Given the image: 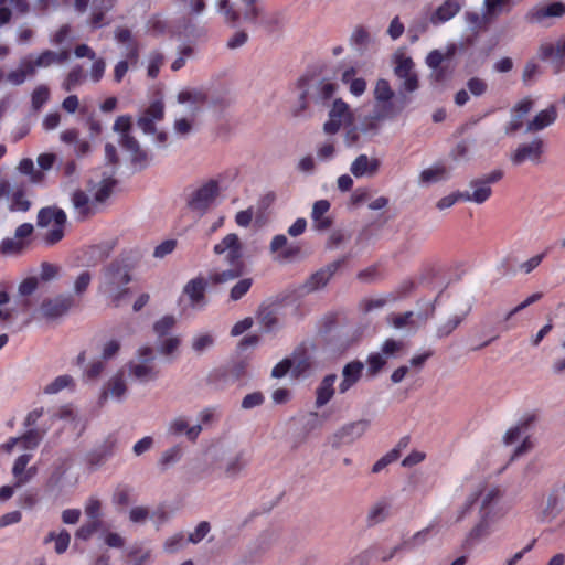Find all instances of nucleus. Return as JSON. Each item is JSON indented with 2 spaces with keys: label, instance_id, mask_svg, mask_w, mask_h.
I'll use <instances>...</instances> for the list:
<instances>
[{
  "label": "nucleus",
  "instance_id": "obj_54",
  "mask_svg": "<svg viewBox=\"0 0 565 565\" xmlns=\"http://www.w3.org/2000/svg\"><path fill=\"white\" fill-rule=\"evenodd\" d=\"M218 10L224 14L227 23L235 25L238 22L239 13L232 7L228 0H220Z\"/></svg>",
  "mask_w": 565,
  "mask_h": 565
},
{
  "label": "nucleus",
  "instance_id": "obj_29",
  "mask_svg": "<svg viewBox=\"0 0 565 565\" xmlns=\"http://www.w3.org/2000/svg\"><path fill=\"white\" fill-rule=\"evenodd\" d=\"M66 214L63 210L56 207H43L38 213V226L45 227L52 222L56 225H65Z\"/></svg>",
  "mask_w": 565,
  "mask_h": 565
},
{
  "label": "nucleus",
  "instance_id": "obj_48",
  "mask_svg": "<svg viewBox=\"0 0 565 565\" xmlns=\"http://www.w3.org/2000/svg\"><path fill=\"white\" fill-rule=\"evenodd\" d=\"M247 460L244 457L243 452L237 454L233 459H231L225 467V475L227 477L237 476L246 466Z\"/></svg>",
  "mask_w": 565,
  "mask_h": 565
},
{
  "label": "nucleus",
  "instance_id": "obj_50",
  "mask_svg": "<svg viewBox=\"0 0 565 565\" xmlns=\"http://www.w3.org/2000/svg\"><path fill=\"white\" fill-rule=\"evenodd\" d=\"M102 526V520H90L89 522L83 524L77 531H76V537L87 541L93 536L94 533H96L99 527Z\"/></svg>",
  "mask_w": 565,
  "mask_h": 565
},
{
  "label": "nucleus",
  "instance_id": "obj_21",
  "mask_svg": "<svg viewBox=\"0 0 565 565\" xmlns=\"http://www.w3.org/2000/svg\"><path fill=\"white\" fill-rule=\"evenodd\" d=\"M207 287V280L202 277L198 276L184 286L183 292L190 299V305L195 308H202L205 306V291Z\"/></svg>",
  "mask_w": 565,
  "mask_h": 565
},
{
  "label": "nucleus",
  "instance_id": "obj_43",
  "mask_svg": "<svg viewBox=\"0 0 565 565\" xmlns=\"http://www.w3.org/2000/svg\"><path fill=\"white\" fill-rule=\"evenodd\" d=\"M207 99V96L204 92L193 89V90H182L178 94V102L180 104L193 103V104H203Z\"/></svg>",
  "mask_w": 565,
  "mask_h": 565
},
{
  "label": "nucleus",
  "instance_id": "obj_49",
  "mask_svg": "<svg viewBox=\"0 0 565 565\" xmlns=\"http://www.w3.org/2000/svg\"><path fill=\"white\" fill-rule=\"evenodd\" d=\"M548 250H544L537 255L532 256L527 260L521 263L519 265V270L525 275L531 274L534 269H536L541 263L544 260V258L547 256Z\"/></svg>",
  "mask_w": 565,
  "mask_h": 565
},
{
  "label": "nucleus",
  "instance_id": "obj_57",
  "mask_svg": "<svg viewBox=\"0 0 565 565\" xmlns=\"http://www.w3.org/2000/svg\"><path fill=\"white\" fill-rule=\"evenodd\" d=\"M174 324L175 319L173 316H164L154 323L153 330L159 337H164L170 332Z\"/></svg>",
  "mask_w": 565,
  "mask_h": 565
},
{
  "label": "nucleus",
  "instance_id": "obj_13",
  "mask_svg": "<svg viewBox=\"0 0 565 565\" xmlns=\"http://www.w3.org/2000/svg\"><path fill=\"white\" fill-rule=\"evenodd\" d=\"M119 143L130 153V162L136 169L142 170L149 166L151 160L149 152L140 147L134 136H120Z\"/></svg>",
  "mask_w": 565,
  "mask_h": 565
},
{
  "label": "nucleus",
  "instance_id": "obj_63",
  "mask_svg": "<svg viewBox=\"0 0 565 565\" xmlns=\"http://www.w3.org/2000/svg\"><path fill=\"white\" fill-rule=\"evenodd\" d=\"M181 455H182V449L179 446H173L162 454V456L160 458V465L162 467H167L173 462H177L180 460Z\"/></svg>",
  "mask_w": 565,
  "mask_h": 565
},
{
  "label": "nucleus",
  "instance_id": "obj_2",
  "mask_svg": "<svg viewBox=\"0 0 565 565\" xmlns=\"http://www.w3.org/2000/svg\"><path fill=\"white\" fill-rule=\"evenodd\" d=\"M213 252L216 255L227 253L225 259L231 266V268L223 270L221 273L211 274L210 280L212 281V284H224L236 278H239L243 275V246L238 236L235 233L227 234L218 244L214 246Z\"/></svg>",
  "mask_w": 565,
  "mask_h": 565
},
{
  "label": "nucleus",
  "instance_id": "obj_25",
  "mask_svg": "<svg viewBox=\"0 0 565 565\" xmlns=\"http://www.w3.org/2000/svg\"><path fill=\"white\" fill-rule=\"evenodd\" d=\"M380 160L369 158L366 154H360L355 158L350 167L351 173L356 178L364 175H373L379 171Z\"/></svg>",
  "mask_w": 565,
  "mask_h": 565
},
{
  "label": "nucleus",
  "instance_id": "obj_17",
  "mask_svg": "<svg viewBox=\"0 0 565 565\" xmlns=\"http://www.w3.org/2000/svg\"><path fill=\"white\" fill-rule=\"evenodd\" d=\"M344 262L345 258L334 260L313 273L306 282L307 290L313 291L324 287Z\"/></svg>",
  "mask_w": 565,
  "mask_h": 565
},
{
  "label": "nucleus",
  "instance_id": "obj_44",
  "mask_svg": "<svg viewBox=\"0 0 565 565\" xmlns=\"http://www.w3.org/2000/svg\"><path fill=\"white\" fill-rule=\"evenodd\" d=\"M52 540L55 541V552L57 554H62L67 550L71 536L66 530H62L57 535H55L54 532H51L45 541L49 542Z\"/></svg>",
  "mask_w": 565,
  "mask_h": 565
},
{
  "label": "nucleus",
  "instance_id": "obj_16",
  "mask_svg": "<svg viewBox=\"0 0 565 565\" xmlns=\"http://www.w3.org/2000/svg\"><path fill=\"white\" fill-rule=\"evenodd\" d=\"M74 306V298L68 295H60L52 299L43 300L41 310L47 319H55L65 315Z\"/></svg>",
  "mask_w": 565,
  "mask_h": 565
},
{
  "label": "nucleus",
  "instance_id": "obj_8",
  "mask_svg": "<svg viewBox=\"0 0 565 565\" xmlns=\"http://www.w3.org/2000/svg\"><path fill=\"white\" fill-rule=\"evenodd\" d=\"M352 119L349 105L341 98H337L329 110V119L324 122L323 130L326 134L334 135L342 126L350 125Z\"/></svg>",
  "mask_w": 565,
  "mask_h": 565
},
{
  "label": "nucleus",
  "instance_id": "obj_23",
  "mask_svg": "<svg viewBox=\"0 0 565 565\" xmlns=\"http://www.w3.org/2000/svg\"><path fill=\"white\" fill-rule=\"evenodd\" d=\"M557 119V109L555 105L539 111L526 125V132H537L553 125Z\"/></svg>",
  "mask_w": 565,
  "mask_h": 565
},
{
  "label": "nucleus",
  "instance_id": "obj_24",
  "mask_svg": "<svg viewBox=\"0 0 565 565\" xmlns=\"http://www.w3.org/2000/svg\"><path fill=\"white\" fill-rule=\"evenodd\" d=\"M337 381V374H327L319 383L316 390V402L317 408H321L327 405L334 396V383Z\"/></svg>",
  "mask_w": 565,
  "mask_h": 565
},
{
  "label": "nucleus",
  "instance_id": "obj_55",
  "mask_svg": "<svg viewBox=\"0 0 565 565\" xmlns=\"http://www.w3.org/2000/svg\"><path fill=\"white\" fill-rule=\"evenodd\" d=\"M164 62V57L159 52H152L149 57L148 76L152 79L157 78L160 72V67Z\"/></svg>",
  "mask_w": 565,
  "mask_h": 565
},
{
  "label": "nucleus",
  "instance_id": "obj_61",
  "mask_svg": "<svg viewBox=\"0 0 565 565\" xmlns=\"http://www.w3.org/2000/svg\"><path fill=\"white\" fill-rule=\"evenodd\" d=\"M467 88L473 96L479 97L487 92L488 84L484 79L480 77H471L467 82Z\"/></svg>",
  "mask_w": 565,
  "mask_h": 565
},
{
  "label": "nucleus",
  "instance_id": "obj_20",
  "mask_svg": "<svg viewBox=\"0 0 565 565\" xmlns=\"http://www.w3.org/2000/svg\"><path fill=\"white\" fill-rule=\"evenodd\" d=\"M462 0H445L430 14L429 21L433 25H440L455 18L462 9Z\"/></svg>",
  "mask_w": 565,
  "mask_h": 565
},
{
  "label": "nucleus",
  "instance_id": "obj_40",
  "mask_svg": "<svg viewBox=\"0 0 565 565\" xmlns=\"http://www.w3.org/2000/svg\"><path fill=\"white\" fill-rule=\"evenodd\" d=\"M447 169L443 164H438L420 172L419 179L423 183H431L441 180L446 177Z\"/></svg>",
  "mask_w": 565,
  "mask_h": 565
},
{
  "label": "nucleus",
  "instance_id": "obj_14",
  "mask_svg": "<svg viewBox=\"0 0 565 565\" xmlns=\"http://www.w3.org/2000/svg\"><path fill=\"white\" fill-rule=\"evenodd\" d=\"M534 102L525 97L518 102L511 109V120L505 125L504 132L508 136L514 135L524 125L525 116L532 110Z\"/></svg>",
  "mask_w": 565,
  "mask_h": 565
},
{
  "label": "nucleus",
  "instance_id": "obj_15",
  "mask_svg": "<svg viewBox=\"0 0 565 565\" xmlns=\"http://www.w3.org/2000/svg\"><path fill=\"white\" fill-rule=\"evenodd\" d=\"M565 14V4L563 2H552L546 6H535L529 10L525 20L529 23H543L548 18H561Z\"/></svg>",
  "mask_w": 565,
  "mask_h": 565
},
{
  "label": "nucleus",
  "instance_id": "obj_35",
  "mask_svg": "<svg viewBox=\"0 0 565 565\" xmlns=\"http://www.w3.org/2000/svg\"><path fill=\"white\" fill-rule=\"evenodd\" d=\"M86 78L84 68L81 65L74 66L63 82V88L66 92H72L81 85Z\"/></svg>",
  "mask_w": 565,
  "mask_h": 565
},
{
  "label": "nucleus",
  "instance_id": "obj_62",
  "mask_svg": "<svg viewBox=\"0 0 565 565\" xmlns=\"http://www.w3.org/2000/svg\"><path fill=\"white\" fill-rule=\"evenodd\" d=\"M244 8V19L255 23L260 15V9L256 6L257 0H242Z\"/></svg>",
  "mask_w": 565,
  "mask_h": 565
},
{
  "label": "nucleus",
  "instance_id": "obj_4",
  "mask_svg": "<svg viewBox=\"0 0 565 565\" xmlns=\"http://www.w3.org/2000/svg\"><path fill=\"white\" fill-rule=\"evenodd\" d=\"M104 275L105 289L111 295V303L114 307H119L122 299L129 294V288L126 287L131 280L129 268L115 260L106 267Z\"/></svg>",
  "mask_w": 565,
  "mask_h": 565
},
{
  "label": "nucleus",
  "instance_id": "obj_22",
  "mask_svg": "<svg viewBox=\"0 0 565 565\" xmlns=\"http://www.w3.org/2000/svg\"><path fill=\"white\" fill-rule=\"evenodd\" d=\"M29 195L30 191L24 182L15 184L9 198V211L13 213L28 212L32 206Z\"/></svg>",
  "mask_w": 565,
  "mask_h": 565
},
{
  "label": "nucleus",
  "instance_id": "obj_3",
  "mask_svg": "<svg viewBox=\"0 0 565 565\" xmlns=\"http://www.w3.org/2000/svg\"><path fill=\"white\" fill-rule=\"evenodd\" d=\"M374 99L377 103L375 120L393 119L397 117L411 103L412 98L398 92L395 100L394 90L385 78H380L375 83Z\"/></svg>",
  "mask_w": 565,
  "mask_h": 565
},
{
  "label": "nucleus",
  "instance_id": "obj_19",
  "mask_svg": "<svg viewBox=\"0 0 565 565\" xmlns=\"http://www.w3.org/2000/svg\"><path fill=\"white\" fill-rule=\"evenodd\" d=\"M495 521V519L479 516V521L477 522V524L467 534L462 543V548L469 550L478 542L489 536L492 532V524Z\"/></svg>",
  "mask_w": 565,
  "mask_h": 565
},
{
  "label": "nucleus",
  "instance_id": "obj_36",
  "mask_svg": "<svg viewBox=\"0 0 565 565\" xmlns=\"http://www.w3.org/2000/svg\"><path fill=\"white\" fill-rule=\"evenodd\" d=\"M45 433V429L40 430L38 428H31L26 430L19 439L22 443L23 448L32 450L40 445Z\"/></svg>",
  "mask_w": 565,
  "mask_h": 565
},
{
  "label": "nucleus",
  "instance_id": "obj_1",
  "mask_svg": "<svg viewBox=\"0 0 565 565\" xmlns=\"http://www.w3.org/2000/svg\"><path fill=\"white\" fill-rule=\"evenodd\" d=\"M297 87L299 89V97L298 105L292 109L295 117L306 113L310 105L328 106L338 89V85L330 81L308 75L301 76L298 79Z\"/></svg>",
  "mask_w": 565,
  "mask_h": 565
},
{
  "label": "nucleus",
  "instance_id": "obj_26",
  "mask_svg": "<svg viewBox=\"0 0 565 565\" xmlns=\"http://www.w3.org/2000/svg\"><path fill=\"white\" fill-rule=\"evenodd\" d=\"M38 67L39 66L35 65V58H23L20 62L19 67L14 71H11L8 74L7 78L13 85H21L28 77H32L33 75H35Z\"/></svg>",
  "mask_w": 565,
  "mask_h": 565
},
{
  "label": "nucleus",
  "instance_id": "obj_6",
  "mask_svg": "<svg viewBox=\"0 0 565 565\" xmlns=\"http://www.w3.org/2000/svg\"><path fill=\"white\" fill-rule=\"evenodd\" d=\"M394 75L398 79L403 81L398 88L399 93L408 96V94H412L419 88V79L412 57L404 54L395 55Z\"/></svg>",
  "mask_w": 565,
  "mask_h": 565
},
{
  "label": "nucleus",
  "instance_id": "obj_18",
  "mask_svg": "<svg viewBox=\"0 0 565 565\" xmlns=\"http://www.w3.org/2000/svg\"><path fill=\"white\" fill-rule=\"evenodd\" d=\"M364 364L360 360L347 363L342 369V380L338 386L340 394H345L362 379Z\"/></svg>",
  "mask_w": 565,
  "mask_h": 565
},
{
  "label": "nucleus",
  "instance_id": "obj_51",
  "mask_svg": "<svg viewBox=\"0 0 565 565\" xmlns=\"http://www.w3.org/2000/svg\"><path fill=\"white\" fill-rule=\"evenodd\" d=\"M73 383V379L70 375H60L52 383L45 386V394H56L63 388L70 386Z\"/></svg>",
  "mask_w": 565,
  "mask_h": 565
},
{
  "label": "nucleus",
  "instance_id": "obj_27",
  "mask_svg": "<svg viewBox=\"0 0 565 565\" xmlns=\"http://www.w3.org/2000/svg\"><path fill=\"white\" fill-rule=\"evenodd\" d=\"M71 57V52L67 49L58 52L52 50H44L35 57V65L39 67H50L51 65H62L66 63Z\"/></svg>",
  "mask_w": 565,
  "mask_h": 565
},
{
  "label": "nucleus",
  "instance_id": "obj_33",
  "mask_svg": "<svg viewBox=\"0 0 565 565\" xmlns=\"http://www.w3.org/2000/svg\"><path fill=\"white\" fill-rule=\"evenodd\" d=\"M433 530V525H429L418 532H416L409 540L404 541L401 545L395 546L387 556L382 557L383 561L391 559L397 551L401 548H411L415 545L422 544L427 540L428 534Z\"/></svg>",
  "mask_w": 565,
  "mask_h": 565
},
{
  "label": "nucleus",
  "instance_id": "obj_53",
  "mask_svg": "<svg viewBox=\"0 0 565 565\" xmlns=\"http://www.w3.org/2000/svg\"><path fill=\"white\" fill-rule=\"evenodd\" d=\"M116 185V180L113 178L104 179L100 183V186L95 193V200L97 202H104L106 201L110 194L113 193V190Z\"/></svg>",
  "mask_w": 565,
  "mask_h": 565
},
{
  "label": "nucleus",
  "instance_id": "obj_32",
  "mask_svg": "<svg viewBox=\"0 0 565 565\" xmlns=\"http://www.w3.org/2000/svg\"><path fill=\"white\" fill-rule=\"evenodd\" d=\"M535 419L536 416L534 414L525 416L516 426L510 428L505 433L503 437L504 444L511 445L515 443L520 438L521 434L527 430Z\"/></svg>",
  "mask_w": 565,
  "mask_h": 565
},
{
  "label": "nucleus",
  "instance_id": "obj_59",
  "mask_svg": "<svg viewBox=\"0 0 565 565\" xmlns=\"http://www.w3.org/2000/svg\"><path fill=\"white\" fill-rule=\"evenodd\" d=\"M130 502V489L127 486H118L113 494V503L126 507Z\"/></svg>",
  "mask_w": 565,
  "mask_h": 565
},
{
  "label": "nucleus",
  "instance_id": "obj_60",
  "mask_svg": "<svg viewBox=\"0 0 565 565\" xmlns=\"http://www.w3.org/2000/svg\"><path fill=\"white\" fill-rule=\"evenodd\" d=\"M211 526L207 521H202L198 524L194 532L189 534L188 542L198 544L200 543L210 532Z\"/></svg>",
  "mask_w": 565,
  "mask_h": 565
},
{
  "label": "nucleus",
  "instance_id": "obj_52",
  "mask_svg": "<svg viewBox=\"0 0 565 565\" xmlns=\"http://www.w3.org/2000/svg\"><path fill=\"white\" fill-rule=\"evenodd\" d=\"M18 169L21 173L31 175V181L34 183L40 182L43 178V173L41 171H34V163L32 159H22Z\"/></svg>",
  "mask_w": 565,
  "mask_h": 565
},
{
  "label": "nucleus",
  "instance_id": "obj_9",
  "mask_svg": "<svg viewBox=\"0 0 565 565\" xmlns=\"http://www.w3.org/2000/svg\"><path fill=\"white\" fill-rule=\"evenodd\" d=\"M139 358L141 359V363L129 364L130 375L136 377L137 380L141 382H148L156 380L158 376V371L154 369L153 365H150L149 363L153 361V351L150 347H143L139 349Z\"/></svg>",
  "mask_w": 565,
  "mask_h": 565
},
{
  "label": "nucleus",
  "instance_id": "obj_7",
  "mask_svg": "<svg viewBox=\"0 0 565 565\" xmlns=\"http://www.w3.org/2000/svg\"><path fill=\"white\" fill-rule=\"evenodd\" d=\"M218 194V182L216 180H209L192 192L188 200V206L192 212L202 216L213 205Z\"/></svg>",
  "mask_w": 565,
  "mask_h": 565
},
{
  "label": "nucleus",
  "instance_id": "obj_39",
  "mask_svg": "<svg viewBox=\"0 0 565 565\" xmlns=\"http://www.w3.org/2000/svg\"><path fill=\"white\" fill-rule=\"evenodd\" d=\"M561 512V501L555 492H552L546 500V505L542 511V520H553Z\"/></svg>",
  "mask_w": 565,
  "mask_h": 565
},
{
  "label": "nucleus",
  "instance_id": "obj_42",
  "mask_svg": "<svg viewBox=\"0 0 565 565\" xmlns=\"http://www.w3.org/2000/svg\"><path fill=\"white\" fill-rule=\"evenodd\" d=\"M390 505L385 501H380L370 510L367 519L372 524L384 521L388 515Z\"/></svg>",
  "mask_w": 565,
  "mask_h": 565
},
{
  "label": "nucleus",
  "instance_id": "obj_58",
  "mask_svg": "<svg viewBox=\"0 0 565 565\" xmlns=\"http://www.w3.org/2000/svg\"><path fill=\"white\" fill-rule=\"evenodd\" d=\"M143 116L150 117L152 120L160 121L164 117V104L158 99L152 102L149 107L145 110Z\"/></svg>",
  "mask_w": 565,
  "mask_h": 565
},
{
  "label": "nucleus",
  "instance_id": "obj_11",
  "mask_svg": "<svg viewBox=\"0 0 565 565\" xmlns=\"http://www.w3.org/2000/svg\"><path fill=\"white\" fill-rule=\"evenodd\" d=\"M544 153V141L535 138L531 142L521 143L511 156V161L515 166H520L525 161L539 163Z\"/></svg>",
  "mask_w": 565,
  "mask_h": 565
},
{
  "label": "nucleus",
  "instance_id": "obj_38",
  "mask_svg": "<svg viewBox=\"0 0 565 565\" xmlns=\"http://www.w3.org/2000/svg\"><path fill=\"white\" fill-rule=\"evenodd\" d=\"M510 2V0H484V17L491 19L509 11Z\"/></svg>",
  "mask_w": 565,
  "mask_h": 565
},
{
  "label": "nucleus",
  "instance_id": "obj_30",
  "mask_svg": "<svg viewBox=\"0 0 565 565\" xmlns=\"http://www.w3.org/2000/svg\"><path fill=\"white\" fill-rule=\"evenodd\" d=\"M31 459L32 455L30 454H23L15 459L12 468V473L15 478V487H21L32 478L34 471H31V469L25 471Z\"/></svg>",
  "mask_w": 565,
  "mask_h": 565
},
{
  "label": "nucleus",
  "instance_id": "obj_31",
  "mask_svg": "<svg viewBox=\"0 0 565 565\" xmlns=\"http://www.w3.org/2000/svg\"><path fill=\"white\" fill-rule=\"evenodd\" d=\"M292 358L294 373L297 376H300L310 370V356L308 355L307 349L303 345H300L295 349Z\"/></svg>",
  "mask_w": 565,
  "mask_h": 565
},
{
  "label": "nucleus",
  "instance_id": "obj_47",
  "mask_svg": "<svg viewBox=\"0 0 565 565\" xmlns=\"http://www.w3.org/2000/svg\"><path fill=\"white\" fill-rule=\"evenodd\" d=\"M50 89L45 85H39L32 93L31 103L34 110H40L49 100Z\"/></svg>",
  "mask_w": 565,
  "mask_h": 565
},
{
  "label": "nucleus",
  "instance_id": "obj_64",
  "mask_svg": "<svg viewBox=\"0 0 565 565\" xmlns=\"http://www.w3.org/2000/svg\"><path fill=\"white\" fill-rule=\"evenodd\" d=\"M100 510L102 502L97 498L90 497L85 505L86 515L93 521L100 520Z\"/></svg>",
  "mask_w": 565,
  "mask_h": 565
},
{
  "label": "nucleus",
  "instance_id": "obj_45",
  "mask_svg": "<svg viewBox=\"0 0 565 565\" xmlns=\"http://www.w3.org/2000/svg\"><path fill=\"white\" fill-rule=\"evenodd\" d=\"M253 286V279L252 278H243L238 280L231 289L230 291V298L233 301H237L242 299L250 289Z\"/></svg>",
  "mask_w": 565,
  "mask_h": 565
},
{
  "label": "nucleus",
  "instance_id": "obj_28",
  "mask_svg": "<svg viewBox=\"0 0 565 565\" xmlns=\"http://www.w3.org/2000/svg\"><path fill=\"white\" fill-rule=\"evenodd\" d=\"M330 202L328 200H319L315 202L312 207L311 217L315 223V227L318 231H326L332 225V221L330 217L324 216V214L330 210Z\"/></svg>",
  "mask_w": 565,
  "mask_h": 565
},
{
  "label": "nucleus",
  "instance_id": "obj_56",
  "mask_svg": "<svg viewBox=\"0 0 565 565\" xmlns=\"http://www.w3.org/2000/svg\"><path fill=\"white\" fill-rule=\"evenodd\" d=\"M109 392L114 397L120 398L127 391L124 375H115L108 383Z\"/></svg>",
  "mask_w": 565,
  "mask_h": 565
},
{
  "label": "nucleus",
  "instance_id": "obj_34",
  "mask_svg": "<svg viewBox=\"0 0 565 565\" xmlns=\"http://www.w3.org/2000/svg\"><path fill=\"white\" fill-rule=\"evenodd\" d=\"M72 201L82 220L94 214V210L89 202V198L84 191H75L73 193Z\"/></svg>",
  "mask_w": 565,
  "mask_h": 565
},
{
  "label": "nucleus",
  "instance_id": "obj_41",
  "mask_svg": "<svg viewBox=\"0 0 565 565\" xmlns=\"http://www.w3.org/2000/svg\"><path fill=\"white\" fill-rule=\"evenodd\" d=\"M465 320V316H452L445 323L437 328L436 335L439 339H444L450 335Z\"/></svg>",
  "mask_w": 565,
  "mask_h": 565
},
{
  "label": "nucleus",
  "instance_id": "obj_46",
  "mask_svg": "<svg viewBox=\"0 0 565 565\" xmlns=\"http://www.w3.org/2000/svg\"><path fill=\"white\" fill-rule=\"evenodd\" d=\"M366 363L369 375L374 376L386 365V359L382 353L374 352L367 356Z\"/></svg>",
  "mask_w": 565,
  "mask_h": 565
},
{
  "label": "nucleus",
  "instance_id": "obj_10",
  "mask_svg": "<svg viewBox=\"0 0 565 565\" xmlns=\"http://www.w3.org/2000/svg\"><path fill=\"white\" fill-rule=\"evenodd\" d=\"M369 427V419L348 423L334 433L332 444L334 447H339L344 444H352L356 439L361 438Z\"/></svg>",
  "mask_w": 565,
  "mask_h": 565
},
{
  "label": "nucleus",
  "instance_id": "obj_37",
  "mask_svg": "<svg viewBox=\"0 0 565 565\" xmlns=\"http://www.w3.org/2000/svg\"><path fill=\"white\" fill-rule=\"evenodd\" d=\"M23 241L14 237H6L0 243V254L2 255H18L25 248Z\"/></svg>",
  "mask_w": 565,
  "mask_h": 565
},
{
  "label": "nucleus",
  "instance_id": "obj_5",
  "mask_svg": "<svg viewBox=\"0 0 565 565\" xmlns=\"http://www.w3.org/2000/svg\"><path fill=\"white\" fill-rule=\"evenodd\" d=\"M503 175L504 173L501 169H495L483 177L472 179L469 185L473 189V192L463 191V201L477 204L484 203L492 195L491 185L499 182Z\"/></svg>",
  "mask_w": 565,
  "mask_h": 565
},
{
  "label": "nucleus",
  "instance_id": "obj_12",
  "mask_svg": "<svg viewBox=\"0 0 565 565\" xmlns=\"http://www.w3.org/2000/svg\"><path fill=\"white\" fill-rule=\"evenodd\" d=\"M476 491H481L479 499L481 500L479 508V516H487L491 519H499L498 504L502 497L499 487L487 489L486 486L479 487Z\"/></svg>",
  "mask_w": 565,
  "mask_h": 565
}]
</instances>
